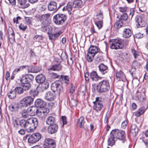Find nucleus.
Here are the masks:
<instances>
[{
    "mask_svg": "<svg viewBox=\"0 0 148 148\" xmlns=\"http://www.w3.org/2000/svg\"><path fill=\"white\" fill-rule=\"evenodd\" d=\"M35 79L37 83L40 84L44 82L46 79V78L43 75L41 74L37 75Z\"/></svg>",
    "mask_w": 148,
    "mask_h": 148,
    "instance_id": "obj_28",
    "label": "nucleus"
},
{
    "mask_svg": "<svg viewBox=\"0 0 148 148\" xmlns=\"http://www.w3.org/2000/svg\"><path fill=\"white\" fill-rule=\"evenodd\" d=\"M98 47L95 46L91 45L88 50V52L95 56L98 52Z\"/></svg>",
    "mask_w": 148,
    "mask_h": 148,
    "instance_id": "obj_23",
    "label": "nucleus"
},
{
    "mask_svg": "<svg viewBox=\"0 0 148 148\" xmlns=\"http://www.w3.org/2000/svg\"><path fill=\"white\" fill-rule=\"evenodd\" d=\"M27 111L31 116H34L36 114L38 115V110L36 106H32L29 107Z\"/></svg>",
    "mask_w": 148,
    "mask_h": 148,
    "instance_id": "obj_13",
    "label": "nucleus"
},
{
    "mask_svg": "<svg viewBox=\"0 0 148 148\" xmlns=\"http://www.w3.org/2000/svg\"><path fill=\"white\" fill-rule=\"evenodd\" d=\"M127 7L125 6L120 7L119 8V11L122 13H125L127 10Z\"/></svg>",
    "mask_w": 148,
    "mask_h": 148,
    "instance_id": "obj_56",
    "label": "nucleus"
},
{
    "mask_svg": "<svg viewBox=\"0 0 148 148\" xmlns=\"http://www.w3.org/2000/svg\"><path fill=\"white\" fill-rule=\"evenodd\" d=\"M61 32H58L55 34H51L50 31L48 32L49 39L51 40H54L58 37L61 34Z\"/></svg>",
    "mask_w": 148,
    "mask_h": 148,
    "instance_id": "obj_27",
    "label": "nucleus"
},
{
    "mask_svg": "<svg viewBox=\"0 0 148 148\" xmlns=\"http://www.w3.org/2000/svg\"><path fill=\"white\" fill-rule=\"evenodd\" d=\"M34 76L30 74H28L22 77L20 79V82L21 84H24L27 82H31L34 79Z\"/></svg>",
    "mask_w": 148,
    "mask_h": 148,
    "instance_id": "obj_11",
    "label": "nucleus"
},
{
    "mask_svg": "<svg viewBox=\"0 0 148 148\" xmlns=\"http://www.w3.org/2000/svg\"><path fill=\"white\" fill-rule=\"evenodd\" d=\"M70 104L73 106L76 107L77 104V102L76 100L71 99L70 101Z\"/></svg>",
    "mask_w": 148,
    "mask_h": 148,
    "instance_id": "obj_52",
    "label": "nucleus"
},
{
    "mask_svg": "<svg viewBox=\"0 0 148 148\" xmlns=\"http://www.w3.org/2000/svg\"><path fill=\"white\" fill-rule=\"evenodd\" d=\"M94 56H95L88 52L87 58L88 61L89 62H92L93 60Z\"/></svg>",
    "mask_w": 148,
    "mask_h": 148,
    "instance_id": "obj_50",
    "label": "nucleus"
},
{
    "mask_svg": "<svg viewBox=\"0 0 148 148\" xmlns=\"http://www.w3.org/2000/svg\"><path fill=\"white\" fill-rule=\"evenodd\" d=\"M13 124L14 127L16 129H20V122L18 119H15L14 120Z\"/></svg>",
    "mask_w": 148,
    "mask_h": 148,
    "instance_id": "obj_42",
    "label": "nucleus"
},
{
    "mask_svg": "<svg viewBox=\"0 0 148 148\" xmlns=\"http://www.w3.org/2000/svg\"><path fill=\"white\" fill-rule=\"evenodd\" d=\"M110 88L109 81L103 80L100 81L97 86V90L99 93L107 92Z\"/></svg>",
    "mask_w": 148,
    "mask_h": 148,
    "instance_id": "obj_1",
    "label": "nucleus"
},
{
    "mask_svg": "<svg viewBox=\"0 0 148 148\" xmlns=\"http://www.w3.org/2000/svg\"><path fill=\"white\" fill-rule=\"evenodd\" d=\"M21 86L23 87L24 90L25 91L29 90L31 86L29 82L21 84Z\"/></svg>",
    "mask_w": 148,
    "mask_h": 148,
    "instance_id": "obj_44",
    "label": "nucleus"
},
{
    "mask_svg": "<svg viewBox=\"0 0 148 148\" xmlns=\"http://www.w3.org/2000/svg\"><path fill=\"white\" fill-rule=\"evenodd\" d=\"M30 126V132H33L36 128L38 125V119L35 117H31L28 119V122Z\"/></svg>",
    "mask_w": 148,
    "mask_h": 148,
    "instance_id": "obj_7",
    "label": "nucleus"
},
{
    "mask_svg": "<svg viewBox=\"0 0 148 148\" xmlns=\"http://www.w3.org/2000/svg\"><path fill=\"white\" fill-rule=\"evenodd\" d=\"M50 16V14H43L41 15L40 19V20L47 21Z\"/></svg>",
    "mask_w": 148,
    "mask_h": 148,
    "instance_id": "obj_48",
    "label": "nucleus"
},
{
    "mask_svg": "<svg viewBox=\"0 0 148 148\" xmlns=\"http://www.w3.org/2000/svg\"><path fill=\"white\" fill-rule=\"evenodd\" d=\"M18 3L23 8H25L29 5V2L27 0H17Z\"/></svg>",
    "mask_w": 148,
    "mask_h": 148,
    "instance_id": "obj_25",
    "label": "nucleus"
},
{
    "mask_svg": "<svg viewBox=\"0 0 148 148\" xmlns=\"http://www.w3.org/2000/svg\"><path fill=\"white\" fill-rule=\"evenodd\" d=\"M18 27L21 30H22L23 31H25L27 28V26L26 25H24L22 24H21L19 25Z\"/></svg>",
    "mask_w": 148,
    "mask_h": 148,
    "instance_id": "obj_59",
    "label": "nucleus"
},
{
    "mask_svg": "<svg viewBox=\"0 0 148 148\" xmlns=\"http://www.w3.org/2000/svg\"><path fill=\"white\" fill-rule=\"evenodd\" d=\"M126 136L125 131L119 129H115L111 132L110 138L109 139H124Z\"/></svg>",
    "mask_w": 148,
    "mask_h": 148,
    "instance_id": "obj_2",
    "label": "nucleus"
},
{
    "mask_svg": "<svg viewBox=\"0 0 148 148\" xmlns=\"http://www.w3.org/2000/svg\"><path fill=\"white\" fill-rule=\"evenodd\" d=\"M134 37L137 38H140L143 37V34L140 33H138L135 35Z\"/></svg>",
    "mask_w": 148,
    "mask_h": 148,
    "instance_id": "obj_63",
    "label": "nucleus"
},
{
    "mask_svg": "<svg viewBox=\"0 0 148 148\" xmlns=\"http://www.w3.org/2000/svg\"><path fill=\"white\" fill-rule=\"evenodd\" d=\"M43 109L40 110V111H38V116H40L41 117H43L47 115L49 112V110L47 108H43Z\"/></svg>",
    "mask_w": 148,
    "mask_h": 148,
    "instance_id": "obj_30",
    "label": "nucleus"
},
{
    "mask_svg": "<svg viewBox=\"0 0 148 148\" xmlns=\"http://www.w3.org/2000/svg\"><path fill=\"white\" fill-rule=\"evenodd\" d=\"M28 112L25 110H22L20 113L22 117L23 118H28L29 116V114Z\"/></svg>",
    "mask_w": 148,
    "mask_h": 148,
    "instance_id": "obj_49",
    "label": "nucleus"
},
{
    "mask_svg": "<svg viewBox=\"0 0 148 148\" xmlns=\"http://www.w3.org/2000/svg\"><path fill=\"white\" fill-rule=\"evenodd\" d=\"M45 98L48 101H51L54 100L56 97L54 92H53L51 91H48L45 93Z\"/></svg>",
    "mask_w": 148,
    "mask_h": 148,
    "instance_id": "obj_16",
    "label": "nucleus"
},
{
    "mask_svg": "<svg viewBox=\"0 0 148 148\" xmlns=\"http://www.w3.org/2000/svg\"><path fill=\"white\" fill-rule=\"evenodd\" d=\"M73 8L72 3H69L67 4L66 8L69 12L72 11Z\"/></svg>",
    "mask_w": 148,
    "mask_h": 148,
    "instance_id": "obj_53",
    "label": "nucleus"
},
{
    "mask_svg": "<svg viewBox=\"0 0 148 148\" xmlns=\"http://www.w3.org/2000/svg\"><path fill=\"white\" fill-rule=\"evenodd\" d=\"M95 24L99 29L101 28L103 25V22L102 21H98L95 22Z\"/></svg>",
    "mask_w": 148,
    "mask_h": 148,
    "instance_id": "obj_55",
    "label": "nucleus"
},
{
    "mask_svg": "<svg viewBox=\"0 0 148 148\" xmlns=\"http://www.w3.org/2000/svg\"><path fill=\"white\" fill-rule=\"evenodd\" d=\"M136 96L140 101L143 102L146 99V96L144 92H141L138 90H137L136 92Z\"/></svg>",
    "mask_w": 148,
    "mask_h": 148,
    "instance_id": "obj_21",
    "label": "nucleus"
},
{
    "mask_svg": "<svg viewBox=\"0 0 148 148\" xmlns=\"http://www.w3.org/2000/svg\"><path fill=\"white\" fill-rule=\"evenodd\" d=\"M122 41L123 40L120 38L111 40L110 42V48L115 49L122 48L123 47Z\"/></svg>",
    "mask_w": 148,
    "mask_h": 148,
    "instance_id": "obj_4",
    "label": "nucleus"
},
{
    "mask_svg": "<svg viewBox=\"0 0 148 148\" xmlns=\"http://www.w3.org/2000/svg\"><path fill=\"white\" fill-rule=\"evenodd\" d=\"M28 69L29 72H32L34 73H36L39 72L41 70V68L39 66H33L31 67H27Z\"/></svg>",
    "mask_w": 148,
    "mask_h": 148,
    "instance_id": "obj_29",
    "label": "nucleus"
},
{
    "mask_svg": "<svg viewBox=\"0 0 148 148\" xmlns=\"http://www.w3.org/2000/svg\"><path fill=\"white\" fill-rule=\"evenodd\" d=\"M41 31L45 32L48 30V31L50 30L51 31L52 29V27L50 26H48V22L47 21H43L41 24V27L40 28Z\"/></svg>",
    "mask_w": 148,
    "mask_h": 148,
    "instance_id": "obj_14",
    "label": "nucleus"
},
{
    "mask_svg": "<svg viewBox=\"0 0 148 148\" xmlns=\"http://www.w3.org/2000/svg\"><path fill=\"white\" fill-rule=\"evenodd\" d=\"M20 122V127H24L28 132H30V126L28 122V119L27 120H21Z\"/></svg>",
    "mask_w": 148,
    "mask_h": 148,
    "instance_id": "obj_15",
    "label": "nucleus"
},
{
    "mask_svg": "<svg viewBox=\"0 0 148 148\" xmlns=\"http://www.w3.org/2000/svg\"><path fill=\"white\" fill-rule=\"evenodd\" d=\"M41 134L38 133H34L32 135L27 134L25 136V139H41Z\"/></svg>",
    "mask_w": 148,
    "mask_h": 148,
    "instance_id": "obj_26",
    "label": "nucleus"
},
{
    "mask_svg": "<svg viewBox=\"0 0 148 148\" xmlns=\"http://www.w3.org/2000/svg\"><path fill=\"white\" fill-rule=\"evenodd\" d=\"M132 52L135 59L139 58L140 57V53L136 51L134 49H132Z\"/></svg>",
    "mask_w": 148,
    "mask_h": 148,
    "instance_id": "obj_43",
    "label": "nucleus"
},
{
    "mask_svg": "<svg viewBox=\"0 0 148 148\" xmlns=\"http://www.w3.org/2000/svg\"><path fill=\"white\" fill-rule=\"evenodd\" d=\"M123 23L119 21H116L114 24V27L116 29H118L121 27L123 25Z\"/></svg>",
    "mask_w": 148,
    "mask_h": 148,
    "instance_id": "obj_47",
    "label": "nucleus"
},
{
    "mask_svg": "<svg viewBox=\"0 0 148 148\" xmlns=\"http://www.w3.org/2000/svg\"><path fill=\"white\" fill-rule=\"evenodd\" d=\"M55 121V118L52 116H49L47 119L46 123L49 125H53Z\"/></svg>",
    "mask_w": 148,
    "mask_h": 148,
    "instance_id": "obj_38",
    "label": "nucleus"
},
{
    "mask_svg": "<svg viewBox=\"0 0 148 148\" xmlns=\"http://www.w3.org/2000/svg\"><path fill=\"white\" fill-rule=\"evenodd\" d=\"M38 93V91L35 90H32L29 91V94L31 95V97H33L34 99L37 96Z\"/></svg>",
    "mask_w": 148,
    "mask_h": 148,
    "instance_id": "obj_46",
    "label": "nucleus"
},
{
    "mask_svg": "<svg viewBox=\"0 0 148 148\" xmlns=\"http://www.w3.org/2000/svg\"><path fill=\"white\" fill-rule=\"evenodd\" d=\"M94 104V108L97 112L101 111L104 108V98L101 97L95 98V101L93 102Z\"/></svg>",
    "mask_w": 148,
    "mask_h": 148,
    "instance_id": "obj_3",
    "label": "nucleus"
},
{
    "mask_svg": "<svg viewBox=\"0 0 148 148\" xmlns=\"http://www.w3.org/2000/svg\"><path fill=\"white\" fill-rule=\"evenodd\" d=\"M59 79L60 81L62 80V83L64 82L66 84L69 83V77L68 76L61 75Z\"/></svg>",
    "mask_w": 148,
    "mask_h": 148,
    "instance_id": "obj_34",
    "label": "nucleus"
},
{
    "mask_svg": "<svg viewBox=\"0 0 148 148\" xmlns=\"http://www.w3.org/2000/svg\"><path fill=\"white\" fill-rule=\"evenodd\" d=\"M73 7L74 8L80 7L82 4V1L81 0H75L73 2Z\"/></svg>",
    "mask_w": 148,
    "mask_h": 148,
    "instance_id": "obj_33",
    "label": "nucleus"
},
{
    "mask_svg": "<svg viewBox=\"0 0 148 148\" xmlns=\"http://www.w3.org/2000/svg\"><path fill=\"white\" fill-rule=\"evenodd\" d=\"M84 122V118L82 116L78 119L77 124L80 128H82L83 127Z\"/></svg>",
    "mask_w": 148,
    "mask_h": 148,
    "instance_id": "obj_37",
    "label": "nucleus"
},
{
    "mask_svg": "<svg viewBox=\"0 0 148 148\" xmlns=\"http://www.w3.org/2000/svg\"><path fill=\"white\" fill-rule=\"evenodd\" d=\"M14 90L16 93L18 94L23 93L24 91L23 88L21 87H16L15 88Z\"/></svg>",
    "mask_w": 148,
    "mask_h": 148,
    "instance_id": "obj_41",
    "label": "nucleus"
},
{
    "mask_svg": "<svg viewBox=\"0 0 148 148\" xmlns=\"http://www.w3.org/2000/svg\"><path fill=\"white\" fill-rule=\"evenodd\" d=\"M18 105L16 104H11L9 106V110L12 112L16 111L18 109Z\"/></svg>",
    "mask_w": 148,
    "mask_h": 148,
    "instance_id": "obj_45",
    "label": "nucleus"
},
{
    "mask_svg": "<svg viewBox=\"0 0 148 148\" xmlns=\"http://www.w3.org/2000/svg\"><path fill=\"white\" fill-rule=\"evenodd\" d=\"M127 121H124L122 123L121 127L122 128L125 129L127 126Z\"/></svg>",
    "mask_w": 148,
    "mask_h": 148,
    "instance_id": "obj_64",
    "label": "nucleus"
},
{
    "mask_svg": "<svg viewBox=\"0 0 148 148\" xmlns=\"http://www.w3.org/2000/svg\"><path fill=\"white\" fill-rule=\"evenodd\" d=\"M28 67V66L27 65L22 66H21L19 68L15 69L14 71V72H18L21 69H23Z\"/></svg>",
    "mask_w": 148,
    "mask_h": 148,
    "instance_id": "obj_61",
    "label": "nucleus"
},
{
    "mask_svg": "<svg viewBox=\"0 0 148 148\" xmlns=\"http://www.w3.org/2000/svg\"><path fill=\"white\" fill-rule=\"evenodd\" d=\"M66 18L65 14H57L53 16V20L54 23L57 25H62L66 21Z\"/></svg>",
    "mask_w": 148,
    "mask_h": 148,
    "instance_id": "obj_5",
    "label": "nucleus"
},
{
    "mask_svg": "<svg viewBox=\"0 0 148 148\" xmlns=\"http://www.w3.org/2000/svg\"><path fill=\"white\" fill-rule=\"evenodd\" d=\"M34 98L31 96H27L23 98L20 101L21 103L23 106L27 107L32 104Z\"/></svg>",
    "mask_w": 148,
    "mask_h": 148,
    "instance_id": "obj_9",
    "label": "nucleus"
},
{
    "mask_svg": "<svg viewBox=\"0 0 148 148\" xmlns=\"http://www.w3.org/2000/svg\"><path fill=\"white\" fill-rule=\"evenodd\" d=\"M90 77L93 81H97L102 78V77L97 75V72L95 71H92L90 73Z\"/></svg>",
    "mask_w": 148,
    "mask_h": 148,
    "instance_id": "obj_20",
    "label": "nucleus"
},
{
    "mask_svg": "<svg viewBox=\"0 0 148 148\" xmlns=\"http://www.w3.org/2000/svg\"><path fill=\"white\" fill-rule=\"evenodd\" d=\"M135 21L137 23L136 24L138 27H144L146 24V19L144 16L142 15L139 16H137L136 17Z\"/></svg>",
    "mask_w": 148,
    "mask_h": 148,
    "instance_id": "obj_8",
    "label": "nucleus"
},
{
    "mask_svg": "<svg viewBox=\"0 0 148 148\" xmlns=\"http://www.w3.org/2000/svg\"><path fill=\"white\" fill-rule=\"evenodd\" d=\"M62 66L60 64H56L52 65L49 69L48 70L59 71L62 70Z\"/></svg>",
    "mask_w": 148,
    "mask_h": 148,
    "instance_id": "obj_24",
    "label": "nucleus"
},
{
    "mask_svg": "<svg viewBox=\"0 0 148 148\" xmlns=\"http://www.w3.org/2000/svg\"><path fill=\"white\" fill-rule=\"evenodd\" d=\"M114 139H108V145L112 146L115 143Z\"/></svg>",
    "mask_w": 148,
    "mask_h": 148,
    "instance_id": "obj_58",
    "label": "nucleus"
},
{
    "mask_svg": "<svg viewBox=\"0 0 148 148\" xmlns=\"http://www.w3.org/2000/svg\"><path fill=\"white\" fill-rule=\"evenodd\" d=\"M128 16L127 13H125L121 16L119 18V21H121V23H123V21H125L127 19Z\"/></svg>",
    "mask_w": 148,
    "mask_h": 148,
    "instance_id": "obj_40",
    "label": "nucleus"
},
{
    "mask_svg": "<svg viewBox=\"0 0 148 148\" xmlns=\"http://www.w3.org/2000/svg\"><path fill=\"white\" fill-rule=\"evenodd\" d=\"M48 7L49 10L55 12L59 9L60 5L57 7L56 2L54 1H51L48 5Z\"/></svg>",
    "mask_w": 148,
    "mask_h": 148,
    "instance_id": "obj_12",
    "label": "nucleus"
},
{
    "mask_svg": "<svg viewBox=\"0 0 148 148\" xmlns=\"http://www.w3.org/2000/svg\"><path fill=\"white\" fill-rule=\"evenodd\" d=\"M147 109V108L145 106H141L138 109L139 111L143 114Z\"/></svg>",
    "mask_w": 148,
    "mask_h": 148,
    "instance_id": "obj_62",
    "label": "nucleus"
},
{
    "mask_svg": "<svg viewBox=\"0 0 148 148\" xmlns=\"http://www.w3.org/2000/svg\"><path fill=\"white\" fill-rule=\"evenodd\" d=\"M132 65L135 68L139 67L140 65V64L137 62L136 60H134L132 62Z\"/></svg>",
    "mask_w": 148,
    "mask_h": 148,
    "instance_id": "obj_57",
    "label": "nucleus"
},
{
    "mask_svg": "<svg viewBox=\"0 0 148 148\" xmlns=\"http://www.w3.org/2000/svg\"><path fill=\"white\" fill-rule=\"evenodd\" d=\"M99 70L102 75H104L108 72V69L107 66L103 63L100 64L98 66Z\"/></svg>",
    "mask_w": 148,
    "mask_h": 148,
    "instance_id": "obj_18",
    "label": "nucleus"
},
{
    "mask_svg": "<svg viewBox=\"0 0 148 148\" xmlns=\"http://www.w3.org/2000/svg\"><path fill=\"white\" fill-rule=\"evenodd\" d=\"M116 77L117 78H119L120 80H123V79H125V75L123 72L121 71H120L117 73Z\"/></svg>",
    "mask_w": 148,
    "mask_h": 148,
    "instance_id": "obj_36",
    "label": "nucleus"
},
{
    "mask_svg": "<svg viewBox=\"0 0 148 148\" xmlns=\"http://www.w3.org/2000/svg\"><path fill=\"white\" fill-rule=\"evenodd\" d=\"M58 129V126L56 124L51 125L48 128V131L49 133L53 134L57 132Z\"/></svg>",
    "mask_w": 148,
    "mask_h": 148,
    "instance_id": "obj_19",
    "label": "nucleus"
},
{
    "mask_svg": "<svg viewBox=\"0 0 148 148\" xmlns=\"http://www.w3.org/2000/svg\"><path fill=\"white\" fill-rule=\"evenodd\" d=\"M35 106L38 108H44L46 105V103L42 99H38L36 100L35 101Z\"/></svg>",
    "mask_w": 148,
    "mask_h": 148,
    "instance_id": "obj_22",
    "label": "nucleus"
},
{
    "mask_svg": "<svg viewBox=\"0 0 148 148\" xmlns=\"http://www.w3.org/2000/svg\"><path fill=\"white\" fill-rule=\"evenodd\" d=\"M123 36L124 37L127 38L130 37L132 34V32L129 28L124 29L123 32Z\"/></svg>",
    "mask_w": 148,
    "mask_h": 148,
    "instance_id": "obj_31",
    "label": "nucleus"
},
{
    "mask_svg": "<svg viewBox=\"0 0 148 148\" xmlns=\"http://www.w3.org/2000/svg\"><path fill=\"white\" fill-rule=\"evenodd\" d=\"M7 95L9 98L13 99L16 96V93L14 90H11L7 93Z\"/></svg>",
    "mask_w": 148,
    "mask_h": 148,
    "instance_id": "obj_39",
    "label": "nucleus"
},
{
    "mask_svg": "<svg viewBox=\"0 0 148 148\" xmlns=\"http://www.w3.org/2000/svg\"><path fill=\"white\" fill-rule=\"evenodd\" d=\"M131 133L132 134L133 136H136L138 132V128L135 124L132 125L131 128Z\"/></svg>",
    "mask_w": 148,
    "mask_h": 148,
    "instance_id": "obj_32",
    "label": "nucleus"
},
{
    "mask_svg": "<svg viewBox=\"0 0 148 148\" xmlns=\"http://www.w3.org/2000/svg\"><path fill=\"white\" fill-rule=\"evenodd\" d=\"M128 12L129 13V17L132 18L133 16L134 15V14L135 13V11L134 9L131 8L129 11H128Z\"/></svg>",
    "mask_w": 148,
    "mask_h": 148,
    "instance_id": "obj_51",
    "label": "nucleus"
},
{
    "mask_svg": "<svg viewBox=\"0 0 148 148\" xmlns=\"http://www.w3.org/2000/svg\"><path fill=\"white\" fill-rule=\"evenodd\" d=\"M49 86V84L48 82H44L41 83V85L39 88H40L41 89L40 91H43L47 89L48 88Z\"/></svg>",
    "mask_w": 148,
    "mask_h": 148,
    "instance_id": "obj_35",
    "label": "nucleus"
},
{
    "mask_svg": "<svg viewBox=\"0 0 148 148\" xmlns=\"http://www.w3.org/2000/svg\"><path fill=\"white\" fill-rule=\"evenodd\" d=\"M96 18L100 21H101L103 18V13L101 11L96 15Z\"/></svg>",
    "mask_w": 148,
    "mask_h": 148,
    "instance_id": "obj_54",
    "label": "nucleus"
},
{
    "mask_svg": "<svg viewBox=\"0 0 148 148\" xmlns=\"http://www.w3.org/2000/svg\"><path fill=\"white\" fill-rule=\"evenodd\" d=\"M9 40L10 43L12 44L15 41L14 34L12 28H9L8 31Z\"/></svg>",
    "mask_w": 148,
    "mask_h": 148,
    "instance_id": "obj_17",
    "label": "nucleus"
},
{
    "mask_svg": "<svg viewBox=\"0 0 148 148\" xmlns=\"http://www.w3.org/2000/svg\"><path fill=\"white\" fill-rule=\"evenodd\" d=\"M25 20L26 21V23L27 25H29L31 23L32 19L29 17H25Z\"/></svg>",
    "mask_w": 148,
    "mask_h": 148,
    "instance_id": "obj_60",
    "label": "nucleus"
},
{
    "mask_svg": "<svg viewBox=\"0 0 148 148\" xmlns=\"http://www.w3.org/2000/svg\"><path fill=\"white\" fill-rule=\"evenodd\" d=\"M44 148H55L56 145L53 139H45L43 144Z\"/></svg>",
    "mask_w": 148,
    "mask_h": 148,
    "instance_id": "obj_10",
    "label": "nucleus"
},
{
    "mask_svg": "<svg viewBox=\"0 0 148 148\" xmlns=\"http://www.w3.org/2000/svg\"><path fill=\"white\" fill-rule=\"evenodd\" d=\"M62 82L60 81H56L51 84V90L54 92H56L59 94L60 92L62 90Z\"/></svg>",
    "mask_w": 148,
    "mask_h": 148,
    "instance_id": "obj_6",
    "label": "nucleus"
}]
</instances>
